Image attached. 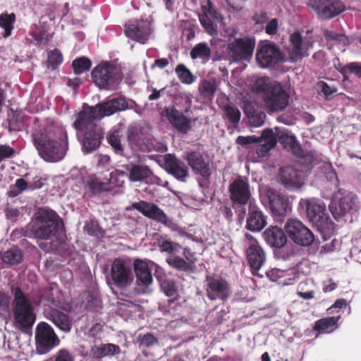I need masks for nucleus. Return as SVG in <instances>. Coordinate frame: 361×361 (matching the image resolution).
I'll return each instance as SVG.
<instances>
[{
    "label": "nucleus",
    "instance_id": "obj_1",
    "mask_svg": "<svg viewBox=\"0 0 361 361\" xmlns=\"http://www.w3.org/2000/svg\"><path fill=\"white\" fill-rule=\"evenodd\" d=\"M67 135L54 125L43 127L33 135V142L40 157L49 162L61 160L67 149Z\"/></svg>",
    "mask_w": 361,
    "mask_h": 361
},
{
    "label": "nucleus",
    "instance_id": "obj_2",
    "mask_svg": "<svg viewBox=\"0 0 361 361\" xmlns=\"http://www.w3.org/2000/svg\"><path fill=\"white\" fill-rule=\"evenodd\" d=\"M59 228V219L56 212L49 209L39 210L35 216L33 235L38 245L45 252L55 249L54 239L56 237Z\"/></svg>",
    "mask_w": 361,
    "mask_h": 361
},
{
    "label": "nucleus",
    "instance_id": "obj_3",
    "mask_svg": "<svg viewBox=\"0 0 361 361\" xmlns=\"http://www.w3.org/2000/svg\"><path fill=\"white\" fill-rule=\"evenodd\" d=\"M262 135L267 140L266 143L257 149L259 156L264 157L269 149L276 145L277 141L293 154L300 156L302 154L300 146L295 137L289 134L288 130L284 128H275L274 130L267 128L262 131Z\"/></svg>",
    "mask_w": 361,
    "mask_h": 361
},
{
    "label": "nucleus",
    "instance_id": "obj_4",
    "mask_svg": "<svg viewBox=\"0 0 361 361\" xmlns=\"http://www.w3.org/2000/svg\"><path fill=\"white\" fill-rule=\"evenodd\" d=\"M95 121L80 112L74 123L75 128L83 134L82 149L87 153L92 152L99 147L103 137L102 130Z\"/></svg>",
    "mask_w": 361,
    "mask_h": 361
},
{
    "label": "nucleus",
    "instance_id": "obj_5",
    "mask_svg": "<svg viewBox=\"0 0 361 361\" xmlns=\"http://www.w3.org/2000/svg\"><path fill=\"white\" fill-rule=\"evenodd\" d=\"M14 319L18 328L32 326L35 320L32 307L22 290L17 288L14 293Z\"/></svg>",
    "mask_w": 361,
    "mask_h": 361
},
{
    "label": "nucleus",
    "instance_id": "obj_6",
    "mask_svg": "<svg viewBox=\"0 0 361 361\" xmlns=\"http://www.w3.org/2000/svg\"><path fill=\"white\" fill-rule=\"evenodd\" d=\"M299 207L303 209L310 219L317 227L322 229L329 228L331 221L326 213V205L316 199H302Z\"/></svg>",
    "mask_w": 361,
    "mask_h": 361
},
{
    "label": "nucleus",
    "instance_id": "obj_7",
    "mask_svg": "<svg viewBox=\"0 0 361 361\" xmlns=\"http://www.w3.org/2000/svg\"><path fill=\"white\" fill-rule=\"evenodd\" d=\"M255 48V40L250 37L235 39L228 44L226 53L228 59L233 62L250 61Z\"/></svg>",
    "mask_w": 361,
    "mask_h": 361
},
{
    "label": "nucleus",
    "instance_id": "obj_8",
    "mask_svg": "<svg viewBox=\"0 0 361 361\" xmlns=\"http://www.w3.org/2000/svg\"><path fill=\"white\" fill-rule=\"evenodd\" d=\"M201 10L199 20L202 26L209 35H217L219 27L224 26V18L214 9L209 0L202 3Z\"/></svg>",
    "mask_w": 361,
    "mask_h": 361
},
{
    "label": "nucleus",
    "instance_id": "obj_9",
    "mask_svg": "<svg viewBox=\"0 0 361 361\" xmlns=\"http://www.w3.org/2000/svg\"><path fill=\"white\" fill-rule=\"evenodd\" d=\"M357 198L351 192H338L334 200L329 205V209L337 220L350 214L357 210Z\"/></svg>",
    "mask_w": 361,
    "mask_h": 361
},
{
    "label": "nucleus",
    "instance_id": "obj_10",
    "mask_svg": "<svg viewBox=\"0 0 361 361\" xmlns=\"http://www.w3.org/2000/svg\"><path fill=\"white\" fill-rule=\"evenodd\" d=\"M92 75L94 82L99 88L110 89L120 79L119 71L109 63H104L96 66Z\"/></svg>",
    "mask_w": 361,
    "mask_h": 361
},
{
    "label": "nucleus",
    "instance_id": "obj_11",
    "mask_svg": "<svg viewBox=\"0 0 361 361\" xmlns=\"http://www.w3.org/2000/svg\"><path fill=\"white\" fill-rule=\"evenodd\" d=\"M126 107V100L123 98L118 97L101 103L94 107L85 109L82 113L85 114L93 120L97 121L118 111L123 110Z\"/></svg>",
    "mask_w": 361,
    "mask_h": 361
},
{
    "label": "nucleus",
    "instance_id": "obj_12",
    "mask_svg": "<svg viewBox=\"0 0 361 361\" xmlns=\"http://www.w3.org/2000/svg\"><path fill=\"white\" fill-rule=\"evenodd\" d=\"M283 56L279 48L271 42L260 44L256 51V61L262 68L272 67L282 61Z\"/></svg>",
    "mask_w": 361,
    "mask_h": 361
},
{
    "label": "nucleus",
    "instance_id": "obj_13",
    "mask_svg": "<svg viewBox=\"0 0 361 361\" xmlns=\"http://www.w3.org/2000/svg\"><path fill=\"white\" fill-rule=\"evenodd\" d=\"M285 229L290 238L298 245L308 246L314 241L312 233L298 219H288L286 223Z\"/></svg>",
    "mask_w": 361,
    "mask_h": 361
},
{
    "label": "nucleus",
    "instance_id": "obj_14",
    "mask_svg": "<svg viewBox=\"0 0 361 361\" xmlns=\"http://www.w3.org/2000/svg\"><path fill=\"white\" fill-rule=\"evenodd\" d=\"M35 338L37 350L41 354L49 351L60 342L52 327L45 322H41L37 326Z\"/></svg>",
    "mask_w": 361,
    "mask_h": 361
},
{
    "label": "nucleus",
    "instance_id": "obj_15",
    "mask_svg": "<svg viewBox=\"0 0 361 361\" xmlns=\"http://www.w3.org/2000/svg\"><path fill=\"white\" fill-rule=\"evenodd\" d=\"M264 100L270 111H281L288 105V95L280 83L274 81L270 90L264 96Z\"/></svg>",
    "mask_w": 361,
    "mask_h": 361
},
{
    "label": "nucleus",
    "instance_id": "obj_16",
    "mask_svg": "<svg viewBox=\"0 0 361 361\" xmlns=\"http://www.w3.org/2000/svg\"><path fill=\"white\" fill-rule=\"evenodd\" d=\"M308 5L322 20L334 18L345 9L343 4L337 0H310Z\"/></svg>",
    "mask_w": 361,
    "mask_h": 361
},
{
    "label": "nucleus",
    "instance_id": "obj_17",
    "mask_svg": "<svg viewBox=\"0 0 361 361\" xmlns=\"http://www.w3.org/2000/svg\"><path fill=\"white\" fill-rule=\"evenodd\" d=\"M111 279L118 288H126L133 281V275L130 266L123 259H115L111 267Z\"/></svg>",
    "mask_w": 361,
    "mask_h": 361
},
{
    "label": "nucleus",
    "instance_id": "obj_18",
    "mask_svg": "<svg viewBox=\"0 0 361 361\" xmlns=\"http://www.w3.org/2000/svg\"><path fill=\"white\" fill-rule=\"evenodd\" d=\"M261 200L263 204H269L273 213L283 216L290 208L285 197L271 188H263L260 191Z\"/></svg>",
    "mask_w": 361,
    "mask_h": 361
},
{
    "label": "nucleus",
    "instance_id": "obj_19",
    "mask_svg": "<svg viewBox=\"0 0 361 361\" xmlns=\"http://www.w3.org/2000/svg\"><path fill=\"white\" fill-rule=\"evenodd\" d=\"M290 47L288 49L289 57L292 61H297L308 55V51L312 48L313 42L308 36L302 37L299 32L290 36Z\"/></svg>",
    "mask_w": 361,
    "mask_h": 361
},
{
    "label": "nucleus",
    "instance_id": "obj_20",
    "mask_svg": "<svg viewBox=\"0 0 361 361\" xmlns=\"http://www.w3.org/2000/svg\"><path fill=\"white\" fill-rule=\"evenodd\" d=\"M125 33L128 37L145 44L152 33L150 22L143 20L128 21L126 24Z\"/></svg>",
    "mask_w": 361,
    "mask_h": 361
},
{
    "label": "nucleus",
    "instance_id": "obj_21",
    "mask_svg": "<svg viewBox=\"0 0 361 361\" xmlns=\"http://www.w3.org/2000/svg\"><path fill=\"white\" fill-rule=\"evenodd\" d=\"M127 177L131 182L163 185L161 180L154 176L148 166L142 164H130L126 166Z\"/></svg>",
    "mask_w": 361,
    "mask_h": 361
},
{
    "label": "nucleus",
    "instance_id": "obj_22",
    "mask_svg": "<svg viewBox=\"0 0 361 361\" xmlns=\"http://www.w3.org/2000/svg\"><path fill=\"white\" fill-rule=\"evenodd\" d=\"M228 190L230 192L231 200L235 204H245L251 200V192L250 190L249 184L247 180L239 177L233 180L229 185Z\"/></svg>",
    "mask_w": 361,
    "mask_h": 361
},
{
    "label": "nucleus",
    "instance_id": "obj_23",
    "mask_svg": "<svg viewBox=\"0 0 361 361\" xmlns=\"http://www.w3.org/2000/svg\"><path fill=\"white\" fill-rule=\"evenodd\" d=\"M247 239L249 240V247L247 250V258L248 262L252 269V272L255 274L263 265L265 262V254L259 245L258 242L250 235H246Z\"/></svg>",
    "mask_w": 361,
    "mask_h": 361
},
{
    "label": "nucleus",
    "instance_id": "obj_24",
    "mask_svg": "<svg viewBox=\"0 0 361 361\" xmlns=\"http://www.w3.org/2000/svg\"><path fill=\"white\" fill-rule=\"evenodd\" d=\"M161 116L166 118L178 131L187 133L191 128L190 120L174 107H167L161 111Z\"/></svg>",
    "mask_w": 361,
    "mask_h": 361
},
{
    "label": "nucleus",
    "instance_id": "obj_25",
    "mask_svg": "<svg viewBox=\"0 0 361 361\" xmlns=\"http://www.w3.org/2000/svg\"><path fill=\"white\" fill-rule=\"evenodd\" d=\"M133 207L146 217L152 219L164 225H169L170 224V220L166 214L156 204L141 201L133 204Z\"/></svg>",
    "mask_w": 361,
    "mask_h": 361
},
{
    "label": "nucleus",
    "instance_id": "obj_26",
    "mask_svg": "<svg viewBox=\"0 0 361 361\" xmlns=\"http://www.w3.org/2000/svg\"><path fill=\"white\" fill-rule=\"evenodd\" d=\"M206 291L208 298L212 300H225L231 293L228 283L219 278L208 280Z\"/></svg>",
    "mask_w": 361,
    "mask_h": 361
},
{
    "label": "nucleus",
    "instance_id": "obj_27",
    "mask_svg": "<svg viewBox=\"0 0 361 361\" xmlns=\"http://www.w3.org/2000/svg\"><path fill=\"white\" fill-rule=\"evenodd\" d=\"M246 228L251 231H260L267 225L265 216L258 208L255 201H250L248 205V215Z\"/></svg>",
    "mask_w": 361,
    "mask_h": 361
},
{
    "label": "nucleus",
    "instance_id": "obj_28",
    "mask_svg": "<svg viewBox=\"0 0 361 361\" xmlns=\"http://www.w3.org/2000/svg\"><path fill=\"white\" fill-rule=\"evenodd\" d=\"M278 178L288 189H298L304 183L303 178L293 167L286 166L280 169Z\"/></svg>",
    "mask_w": 361,
    "mask_h": 361
},
{
    "label": "nucleus",
    "instance_id": "obj_29",
    "mask_svg": "<svg viewBox=\"0 0 361 361\" xmlns=\"http://www.w3.org/2000/svg\"><path fill=\"white\" fill-rule=\"evenodd\" d=\"M165 168L168 173L183 182L185 181L189 174L187 166L171 154L165 157Z\"/></svg>",
    "mask_w": 361,
    "mask_h": 361
},
{
    "label": "nucleus",
    "instance_id": "obj_30",
    "mask_svg": "<svg viewBox=\"0 0 361 361\" xmlns=\"http://www.w3.org/2000/svg\"><path fill=\"white\" fill-rule=\"evenodd\" d=\"M155 264L150 260L135 259L133 268L137 281L145 286L150 284L153 280L150 269Z\"/></svg>",
    "mask_w": 361,
    "mask_h": 361
},
{
    "label": "nucleus",
    "instance_id": "obj_31",
    "mask_svg": "<svg viewBox=\"0 0 361 361\" xmlns=\"http://www.w3.org/2000/svg\"><path fill=\"white\" fill-rule=\"evenodd\" d=\"M188 164L192 170L203 178H208L210 176V169L203 155L199 152H191L186 157Z\"/></svg>",
    "mask_w": 361,
    "mask_h": 361
},
{
    "label": "nucleus",
    "instance_id": "obj_32",
    "mask_svg": "<svg viewBox=\"0 0 361 361\" xmlns=\"http://www.w3.org/2000/svg\"><path fill=\"white\" fill-rule=\"evenodd\" d=\"M44 315L61 331L68 332L71 330V322L68 317L62 312L54 309H47L44 312Z\"/></svg>",
    "mask_w": 361,
    "mask_h": 361
},
{
    "label": "nucleus",
    "instance_id": "obj_33",
    "mask_svg": "<svg viewBox=\"0 0 361 361\" xmlns=\"http://www.w3.org/2000/svg\"><path fill=\"white\" fill-rule=\"evenodd\" d=\"M265 241L271 247H281L286 243V236L282 229L277 226L267 228L263 233Z\"/></svg>",
    "mask_w": 361,
    "mask_h": 361
},
{
    "label": "nucleus",
    "instance_id": "obj_34",
    "mask_svg": "<svg viewBox=\"0 0 361 361\" xmlns=\"http://www.w3.org/2000/svg\"><path fill=\"white\" fill-rule=\"evenodd\" d=\"M339 319L340 316L319 319L315 322L314 329L322 333H330L338 328L337 322Z\"/></svg>",
    "mask_w": 361,
    "mask_h": 361
},
{
    "label": "nucleus",
    "instance_id": "obj_35",
    "mask_svg": "<svg viewBox=\"0 0 361 361\" xmlns=\"http://www.w3.org/2000/svg\"><path fill=\"white\" fill-rule=\"evenodd\" d=\"M120 353V348L114 344L107 343L95 346L92 348V355L96 358L109 357Z\"/></svg>",
    "mask_w": 361,
    "mask_h": 361
},
{
    "label": "nucleus",
    "instance_id": "obj_36",
    "mask_svg": "<svg viewBox=\"0 0 361 361\" xmlns=\"http://www.w3.org/2000/svg\"><path fill=\"white\" fill-rule=\"evenodd\" d=\"M245 113L246 114L249 122L254 127H259L264 123L265 114L261 111L255 110L251 104L245 106Z\"/></svg>",
    "mask_w": 361,
    "mask_h": 361
},
{
    "label": "nucleus",
    "instance_id": "obj_37",
    "mask_svg": "<svg viewBox=\"0 0 361 361\" xmlns=\"http://www.w3.org/2000/svg\"><path fill=\"white\" fill-rule=\"evenodd\" d=\"M43 23H44L40 21L39 25H34L29 32V35L32 37L30 42L36 45H40L44 43L47 39L46 29L44 26L42 25Z\"/></svg>",
    "mask_w": 361,
    "mask_h": 361
},
{
    "label": "nucleus",
    "instance_id": "obj_38",
    "mask_svg": "<svg viewBox=\"0 0 361 361\" xmlns=\"http://www.w3.org/2000/svg\"><path fill=\"white\" fill-rule=\"evenodd\" d=\"M15 21L14 13H3L0 15V27L4 30V37H8L11 35Z\"/></svg>",
    "mask_w": 361,
    "mask_h": 361
},
{
    "label": "nucleus",
    "instance_id": "obj_39",
    "mask_svg": "<svg viewBox=\"0 0 361 361\" xmlns=\"http://www.w3.org/2000/svg\"><path fill=\"white\" fill-rule=\"evenodd\" d=\"M157 243L161 252L169 254L174 253L181 248V245L180 244L171 241L166 238V236H160L157 238Z\"/></svg>",
    "mask_w": 361,
    "mask_h": 361
},
{
    "label": "nucleus",
    "instance_id": "obj_40",
    "mask_svg": "<svg viewBox=\"0 0 361 361\" xmlns=\"http://www.w3.org/2000/svg\"><path fill=\"white\" fill-rule=\"evenodd\" d=\"M1 258L5 263L14 264L22 261L23 254L20 249L16 247H13L4 252L1 255Z\"/></svg>",
    "mask_w": 361,
    "mask_h": 361
},
{
    "label": "nucleus",
    "instance_id": "obj_41",
    "mask_svg": "<svg viewBox=\"0 0 361 361\" xmlns=\"http://www.w3.org/2000/svg\"><path fill=\"white\" fill-rule=\"evenodd\" d=\"M216 90V84L214 81L202 80L199 85V91L205 98L211 99Z\"/></svg>",
    "mask_w": 361,
    "mask_h": 361
},
{
    "label": "nucleus",
    "instance_id": "obj_42",
    "mask_svg": "<svg viewBox=\"0 0 361 361\" xmlns=\"http://www.w3.org/2000/svg\"><path fill=\"white\" fill-rule=\"evenodd\" d=\"M210 54V48L206 43L196 44L190 51V56L192 59H208Z\"/></svg>",
    "mask_w": 361,
    "mask_h": 361
},
{
    "label": "nucleus",
    "instance_id": "obj_43",
    "mask_svg": "<svg viewBox=\"0 0 361 361\" xmlns=\"http://www.w3.org/2000/svg\"><path fill=\"white\" fill-rule=\"evenodd\" d=\"M128 176V173L119 170H116L110 173V178L108 182H106L111 190L114 188L121 187Z\"/></svg>",
    "mask_w": 361,
    "mask_h": 361
},
{
    "label": "nucleus",
    "instance_id": "obj_44",
    "mask_svg": "<svg viewBox=\"0 0 361 361\" xmlns=\"http://www.w3.org/2000/svg\"><path fill=\"white\" fill-rule=\"evenodd\" d=\"M286 276V271L279 269H272L267 272V276L271 281L283 286L291 284V279H284Z\"/></svg>",
    "mask_w": 361,
    "mask_h": 361
},
{
    "label": "nucleus",
    "instance_id": "obj_45",
    "mask_svg": "<svg viewBox=\"0 0 361 361\" xmlns=\"http://www.w3.org/2000/svg\"><path fill=\"white\" fill-rule=\"evenodd\" d=\"M274 81H271L268 78H259L254 82L252 90L257 93H266L270 90L271 85Z\"/></svg>",
    "mask_w": 361,
    "mask_h": 361
},
{
    "label": "nucleus",
    "instance_id": "obj_46",
    "mask_svg": "<svg viewBox=\"0 0 361 361\" xmlns=\"http://www.w3.org/2000/svg\"><path fill=\"white\" fill-rule=\"evenodd\" d=\"M176 73L179 80L185 84L190 85L195 81V77L192 73L183 64H179L176 68Z\"/></svg>",
    "mask_w": 361,
    "mask_h": 361
},
{
    "label": "nucleus",
    "instance_id": "obj_47",
    "mask_svg": "<svg viewBox=\"0 0 361 361\" xmlns=\"http://www.w3.org/2000/svg\"><path fill=\"white\" fill-rule=\"evenodd\" d=\"M87 187L93 193L110 190L111 187L106 182H101L95 177H90L87 183Z\"/></svg>",
    "mask_w": 361,
    "mask_h": 361
},
{
    "label": "nucleus",
    "instance_id": "obj_48",
    "mask_svg": "<svg viewBox=\"0 0 361 361\" xmlns=\"http://www.w3.org/2000/svg\"><path fill=\"white\" fill-rule=\"evenodd\" d=\"M340 72L343 75L344 78H347L348 74H354L356 77L361 79V63L352 62L342 67Z\"/></svg>",
    "mask_w": 361,
    "mask_h": 361
},
{
    "label": "nucleus",
    "instance_id": "obj_49",
    "mask_svg": "<svg viewBox=\"0 0 361 361\" xmlns=\"http://www.w3.org/2000/svg\"><path fill=\"white\" fill-rule=\"evenodd\" d=\"M224 114L226 118L233 124L238 123L240 119V111L233 105H226L224 108Z\"/></svg>",
    "mask_w": 361,
    "mask_h": 361
},
{
    "label": "nucleus",
    "instance_id": "obj_50",
    "mask_svg": "<svg viewBox=\"0 0 361 361\" xmlns=\"http://www.w3.org/2000/svg\"><path fill=\"white\" fill-rule=\"evenodd\" d=\"M167 263L173 268L181 271H188L192 269L190 263L187 262L185 259L180 257L174 256L167 259Z\"/></svg>",
    "mask_w": 361,
    "mask_h": 361
},
{
    "label": "nucleus",
    "instance_id": "obj_51",
    "mask_svg": "<svg viewBox=\"0 0 361 361\" xmlns=\"http://www.w3.org/2000/svg\"><path fill=\"white\" fill-rule=\"evenodd\" d=\"M91 61L85 57L75 59L73 61V67L76 74H80L88 71L91 67Z\"/></svg>",
    "mask_w": 361,
    "mask_h": 361
},
{
    "label": "nucleus",
    "instance_id": "obj_52",
    "mask_svg": "<svg viewBox=\"0 0 361 361\" xmlns=\"http://www.w3.org/2000/svg\"><path fill=\"white\" fill-rule=\"evenodd\" d=\"M109 143L117 152H121L122 150L121 140H120V130L119 128H114L107 137Z\"/></svg>",
    "mask_w": 361,
    "mask_h": 361
},
{
    "label": "nucleus",
    "instance_id": "obj_53",
    "mask_svg": "<svg viewBox=\"0 0 361 361\" xmlns=\"http://www.w3.org/2000/svg\"><path fill=\"white\" fill-rule=\"evenodd\" d=\"M137 343L141 348H150L156 345L158 341L152 334H146L138 336Z\"/></svg>",
    "mask_w": 361,
    "mask_h": 361
},
{
    "label": "nucleus",
    "instance_id": "obj_54",
    "mask_svg": "<svg viewBox=\"0 0 361 361\" xmlns=\"http://www.w3.org/2000/svg\"><path fill=\"white\" fill-rule=\"evenodd\" d=\"M266 140L267 139L262 135L259 137L255 136H238L236 139V143L241 145H247L254 142H262V145H263L266 143Z\"/></svg>",
    "mask_w": 361,
    "mask_h": 361
},
{
    "label": "nucleus",
    "instance_id": "obj_55",
    "mask_svg": "<svg viewBox=\"0 0 361 361\" xmlns=\"http://www.w3.org/2000/svg\"><path fill=\"white\" fill-rule=\"evenodd\" d=\"M161 286L167 296H175L178 291L176 284L173 281L165 280L161 282Z\"/></svg>",
    "mask_w": 361,
    "mask_h": 361
},
{
    "label": "nucleus",
    "instance_id": "obj_56",
    "mask_svg": "<svg viewBox=\"0 0 361 361\" xmlns=\"http://www.w3.org/2000/svg\"><path fill=\"white\" fill-rule=\"evenodd\" d=\"M63 61V56L60 51L58 50H53L49 53L48 63L49 66L54 68L56 66L61 64Z\"/></svg>",
    "mask_w": 361,
    "mask_h": 361
},
{
    "label": "nucleus",
    "instance_id": "obj_57",
    "mask_svg": "<svg viewBox=\"0 0 361 361\" xmlns=\"http://www.w3.org/2000/svg\"><path fill=\"white\" fill-rule=\"evenodd\" d=\"M307 285V281H302L298 286V295L304 300H310L314 298V293L313 290L305 291V286Z\"/></svg>",
    "mask_w": 361,
    "mask_h": 361
},
{
    "label": "nucleus",
    "instance_id": "obj_58",
    "mask_svg": "<svg viewBox=\"0 0 361 361\" xmlns=\"http://www.w3.org/2000/svg\"><path fill=\"white\" fill-rule=\"evenodd\" d=\"M339 243L336 239L332 240L329 243L322 245L319 247V255H326L331 253L336 250Z\"/></svg>",
    "mask_w": 361,
    "mask_h": 361
},
{
    "label": "nucleus",
    "instance_id": "obj_59",
    "mask_svg": "<svg viewBox=\"0 0 361 361\" xmlns=\"http://www.w3.org/2000/svg\"><path fill=\"white\" fill-rule=\"evenodd\" d=\"M317 88L319 91L324 94L326 97L330 96L332 93L336 92V88L327 84L326 82L319 81L317 82Z\"/></svg>",
    "mask_w": 361,
    "mask_h": 361
},
{
    "label": "nucleus",
    "instance_id": "obj_60",
    "mask_svg": "<svg viewBox=\"0 0 361 361\" xmlns=\"http://www.w3.org/2000/svg\"><path fill=\"white\" fill-rule=\"evenodd\" d=\"M15 149L8 145H0V162L6 159L12 157Z\"/></svg>",
    "mask_w": 361,
    "mask_h": 361
},
{
    "label": "nucleus",
    "instance_id": "obj_61",
    "mask_svg": "<svg viewBox=\"0 0 361 361\" xmlns=\"http://www.w3.org/2000/svg\"><path fill=\"white\" fill-rule=\"evenodd\" d=\"M324 35L326 39L336 40L342 42L343 44H346L348 42V39L345 35H338L331 30H325L324 32Z\"/></svg>",
    "mask_w": 361,
    "mask_h": 361
},
{
    "label": "nucleus",
    "instance_id": "obj_62",
    "mask_svg": "<svg viewBox=\"0 0 361 361\" xmlns=\"http://www.w3.org/2000/svg\"><path fill=\"white\" fill-rule=\"evenodd\" d=\"M278 21L276 18L272 19L266 25V32L269 35L275 34L277 31Z\"/></svg>",
    "mask_w": 361,
    "mask_h": 361
},
{
    "label": "nucleus",
    "instance_id": "obj_63",
    "mask_svg": "<svg viewBox=\"0 0 361 361\" xmlns=\"http://www.w3.org/2000/svg\"><path fill=\"white\" fill-rule=\"evenodd\" d=\"M183 255L186 259V262L190 263V266L192 267L195 262L196 261L195 255L192 252L190 249L185 247L183 250Z\"/></svg>",
    "mask_w": 361,
    "mask_h": 361
},
{
    "label": "nucleus",
    "instance_id": "obj_64",
    "mask_svg": "<svg viewBox=\"0 0 361 361\" xmlns=\"http://www.w3.org/2000/svg\"><path fill=\"white\" fill-rule=\"evenodd\" d=\"M56 361H73V359L67 350H61L59 351Z\"/></svg>",
    "mask_w": 361,
    "mask_h": 361
}]
</instances>
